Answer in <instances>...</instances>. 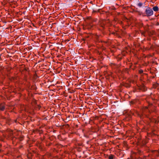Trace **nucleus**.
<instances>
[{
  "instance_id": "obj_1",
  "label": "nucleus",
  "mask_w": 159,
  "mask_h": 159,
  "mask_svg": "<svg viewBox=\"0 0 159 159\" xmlns=\"http://www.w3.org/2000/svg\"><path fill=\"white\" fill-rule=\"evenodd\" d=\"M146 7L145 13L146 14L145 16L149 17L152 16L153 14V12L152 8L148 7Z\"/></svg>"
},
{
  "instance_id": "obj_2",
  "label": "nucleus",
  "mask_w": 159,
  "mask_h": 159,
  "mask_svg": "<svg viewBox=\"0 0 159 159\" xmlns=\"http://www.w3.org/2000/svg\"><path fill=\"white\" fill-rule=\"evenodd\" d=\"M137 5L139 7H145V2H140L137 4Z\"/></svg>"
},
{
  "instance_id": "obj_3",
  "label": "nucleus",
  "mask_w": 159,
  "mask_h": 159,
  "mask_svg": "<svg viewBox=\"0 0 159 159\" xmlns=\"http://www.w3.org/2000/svg\"><path fill=\"white\" fill-rule=\"evenodd\" d=\"M152 9L155 11H157L159 10L158 7L157 6L154 7Z\"/></svg>"
},
{
  "instance_id": "obj_4",
  "label": "nucleus",
  "mask_w": 159,
  "mask_h": 159,
  "mask_svg": "<svg viewBox=\"0 0 159 159\" xmlns=\"http://www.w3.org/2000/svg\"><path fill=\"white\" fill-rule=\"evenodd\" d=\"M140 89L141 90L143 91H145L147 90L146 87H145L144 86H143L141 87Z\"/></svg>"
},
{
  "instance_id": "obj_5",
  "label": "nucleus",
  "mask_w": 159,
  "mask_h": 159,
  "mask_svg": "<svg viewBox=\"0 0 159 159\" xmlns=\"http://www.w3.org/2000/svg\"><path fill=\"white\" fill-rule=\"evenodd\" d=\"M124 86L126 88H129L130 86V84L129 83H125L124 84Z\"/></svg>"
},
{
  "instance_id": "obj_6",
  "label": "nucleus",
  "mask_w": 159,
  "mask_h": 159,
  "mask_svg": "<svg viewBox=\"0 0 159 159\" xmlns=\"http://www.w3.org/2000/svg\"><path fill=\"white\" fill-rule=\"evenodd\" d=\"M100 25L101 26L103 27V28H104V26L105 25V24L104 22H103L102 23H100Z\"/></svg>"
},
{
  "instance_id": "obj_7",
  "label": "nucleus",
  "mask_w": 159,
  "mask_h": 159,
  "mask_svg": "<svg viewBox=\"0 0 159 159\" xmlns=\"http://www.w3.org/2000/svg\"><path fill=\"white\" fill-rule=\"evenodd\" d=\"M5 107L4 106H2L0 107V109L2 111H4L5 109Z\"/></svg>"
},
{
  "instance_id": "obj_8",
  "label": "nucleus",
  "mask_w": 159,
  "mask_h": 159,
  "mask_svg": "<svg viewBox=\"0 0 159 159\" xmlns=\"http://www.w3.org/2000/svg\"><path fill=\"white\" fill-rule=\"evenodd\" d=\"M109 159H114V156L112 155H111L108 157Z\"/></svg>"
},
{
  "instance_id": "obj_9",
  "label": "nucleus",
  "mask_w": 159,
  "mask_h": 159,
  "mask_svg": "<svg viewBox=\"0 0 159 159\" xmlns=\"http://www.w3.org/2000/svg\"><path fill=\"white\" fill-rule=\"evenodd\" d=\"M139 73L140 74H142L143 72V71L142 70H140L139 71Z\"/></svg>"
},
{
  "instance_id": "obj_10",
  "label": "nucleus",
  "mask_w": 159,
  "mask_h": 159,
  "mask_svg": "<svg viewBox=\"0 0 159 159\" xmlns=\"http://www.w3.org/2000/svg\"><path fill=\"white\" fill-rule=\"evenodd\" d=\"M33 89L35 90L36 89V87L34 86Z\"/></svg>"
},
{
  "instance_id": "obj_11",
  "label": "nucleus",
  "mask_w": 159,
  "mask_h": 159,
  "mask_svg": "<svg viewBox=\"0 0 159 159\" xmlns=\"http://www.w3.org/2000/svg\"><path fill=\"white\" fill-rule=\"evenodd\" d=\"M159 121H157V120H156V121H155V122H156V123H157V122L158 123V122H159Z\"/></svg>"
},
{
  "instance_id": "obj_12",
  "label": "nucleus",
  "mask_w": 159,
  "mask_h": 159,
  "mask_svg": "<svg viewBox=\"0 0 159 159\" xmlns=\"http://www.w3.org/2000/svg\"><path fill=\"white\" fill-rule=\"evenodd\" d=\"M99 36H97V39H98V38H99Z\"/></svg>"
},
{
  "instance_id": "obj_13",
  "label": "nucleus",
  "mask_w": 159,
  "mask_h": 159,
  "mask_svg": "<svg viewBox=\"0 0 159 159\" xmlns=\"http://www.w3.org/2000/svg\"><path fill=\"white\" fill-rule=\"evenodd\" d=\"M93 11H94V12H96V11H94V10H93Z\"/></svg>"
}]
</instances>
